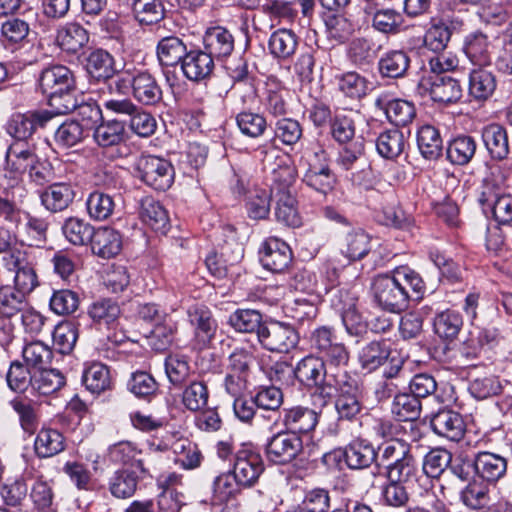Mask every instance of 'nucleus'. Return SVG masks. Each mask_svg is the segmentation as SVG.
<instances>
[{
  "mask_svg": "<svg viewBox=\"0 0 512 512\" xmlns=\"http://www.w3.org/2000/svg\"><path fill=\"white\" fill-rule=\"evenodd\" d=\"M410 291L420 299L426 285L421 275L408 266H399L391 273L379 274L371 283L373 301L391 313H400L408 307Z\"/></svg>",
  "mask_w": 512,
  "mask_h": 512,
  "instance_id": "f257e3e1",
  "label": "nucleus"
},
{
  "mask_svg": "<svg viewBox=\"0 0 512 512\" xmlns=\"http://www.w3.org/2000/svg\"><path fill=\"white\" fill-rule=\"evenodd\" d=\"M324 359L316 356H306L301 359L293 370L295 377L305 386L314 387L312 394L314 405L323 407L331 401L333 387L340 379L342 368L331 366L326 368Z\"/></svg>",
  "mask_w": 512,
  "mask_h": 512,
  "instance_id": "f03ea898",
  "label": "nucleus"
},
{
  "mask_svg": "<svg viewBox=\"0 0 512 512\" xmlns=\"http://www.w3.org/2000/svg\"><path fill=\"white\" fill-rule=\"evenodd\" d=\"M39 84L43 94L48 97L53 115L67 114L77 108L74 77L66 66L54 65L44 69Z\"/></svg>",
  "mask_w": 512,
  "mask_h": 512,
  "instance_id": "7ed1b4c3",
  "label": "nucleus"
},
{
  "mask_svg": "<svg viewBox=\"0 0 512 512\" xmlns=\"http://www.w3.org/2000/svg\"><path fill=\"white\" fill-rule=\"evenodd\" d=\"M3 267L14 272L13 289L27 297L38 285L35 271V257L29 249L15 251L2 257Z\"/></svg>",
  "mask_w": 512,
  "mask_h": 512,
  "instance_id": "20e7f679",
  "label": "nucleus"
},
{
  "mask_svg": "<svg viewBox=\"0 0 512 512\" xmlns=\"http://www.w3.org/2000/svg\"><path fill=\"white\" fill-rule=\"evenodd\" d=\"M417 92L421 96H429L433 101L452 103L462 96L459 82L446 75H430L422 73L418 81Z\"/></svg>",
  "mask_w": 512,
  "mask_h": 512,
  "instance_id": "39448f33",
  "label": "nucleus"
},
{
  "mask_svg": "<svg viewBox=\"0 0 512 512\" xmlns=\"http://www.w3.org/2000/svg\"><path fill=\"white\" fill-rule=\"evenodd\" d=\"M309 341L311 348L329 365L341 368L347 364L348 351L342 343L337 341L331 328L321 326L314 329L310 334Z\"/></svg>",
  "mask_w": 512,
  "mask_h": 512,
  "instance_id": "423d86ee",
  "label": "nucleus"
},
{
  "mask_svg": "<svg viewBox=\"0 0 512 512\" xmlns=\"http://www.w3.org/2000/svg\"><path fill=\"white\" fill-rule=\"evenodd\" d=\"M333 387L331 399L336 397L335 408L341 419L352 420L362 410L360 391L357 381L347 372L341 373Z\"/></svg>",
  "mask_w": 512,
  "mask_h": 512,
  "instance_id": "0eeeda50",
  "label": "nucleus"
},
{
  "mask_svg": "<svg viewBox=\"0 0 512 512\" xmlns=\"http://www.w3.org/2000/svg\"><path fill=\"white\" fill-rule=\"evenodd\" d=\"M140 179L155 190L165 191L174 180L170 162L156 156H141L136 164Z\"/></svg>",
  "mask_w": 512,
  "mask_h": 512,
  "instance_id": "6e6552de",
  "label": "nucleus"
},
{
  "mask_svg": "<svg viewBox=\"0 0 512 512\" xmlns=\"http://www.w3.org/2000/svg\"><path fill=\"white\" fill-rule=\"evenodd\" d=\"M303 450L301 437L292 431H280L269 438L266 444V456L275 464H288L295 460Z\"/></svg>",
  "mask_w": 512,
  "mask_h": 512,
  "instance_id": "1a4fd4ad",
  "label": "nucleus"
},
{
  "mask_svg": "<svg viewBox=\"0 0 512 512\" xmlns=\"http://www.w3.org/2000/svg\"><path fill=\"white\" fill-rule=\"evenodd\" d=\"M258 340L260 344L271 352L287 353L295 348L299 336L295 329L281 322L264 324L259 330Z\"/></svg>",
  "mask_w": 512,
  "mask_h": 512,
  "instance_id": "9d476101",
  "label": "nucleus"
},
{
  "mask_svg": "<svg viewBox=\"0 0 512 512\" xmlns=\"http://www.w3.org/2000/svg\"><path fill=\"white\" fill-rule=\"evenodd\" d=\"M188 322L193 330V342L198 348L207 347L215 338L217 322L210 309L204 305H193L187 310Z\"/></svg>",
  "mask_w": 512,
  "mask_h": 512,
  "instance_id": "9b49d317",
  "label": "nucleus"
},
{
  "mask_svg": "<svg viewBox=\"0 0 512 512\" xmlns=\"http://www.w3.org/2000/svg\"><path fill=\"white\" fill-rule=\"evenodd\" d=\"M53 116V113L47 110L14 114L7 124V133L15 141L28 142L37 128L43 127Z\"/></svg>",
  "mask_w": 512,
  "mask_h": 512,
  "instance_id": "f8f14e48",
  "label": "nucleus"
},
{
  "mask_svg": "<svg viewBox=\"0 0 512 512\" xmlns=\"http://www.w3.org/2000/svg\"><path fill=\"white\" fill-rule=\"evenodd\" d=\"M38 156L35 149L28 142L14 141L6 152V175L9 174L12 180L18 185L20 177L37 163Z\"/></svg>",
  "mask_w": 512,
  "mask_h": 512,
  "instance_id": "ddd939ff",
  "label": "nucleus"
},
{
  "mask_svg": "<svg viewBox=\"0 0 512 512\" xmlns=\"http://www.w3.org/2000/svg\"><path fill=\"white\" fill-rule=\"evenodd\" d=\"M475 474L487 483H496L506 475L508 460L503 455L479 451L472 459Z\"/></svg>",
  "mask_w": 512,
  "mask_h": 512,
  "instance_id": "4468645a",
  "label": "nucleus"
},
{
  "mask_svg": "<svg viewBox=\"0 0 512 512\" xmlns=\"http://www.w3.org/2000/svg\"><path fill=\"white\" fill-rule=\"evenodd\" d=\"M314 157L319 164L309 163L303 181L318 193L327 195L334 189L336 178L325 163L327 155L323 149L319 148L318 151L314 152Z\"/></svg>",
  "mask_w": 512,
  "mask_h": 512,
  "instance_id": "2eb2a0df",
  "label": "nucleus"
},
{
  "mask_svg": "<svg viewBox=\"0 0 512 512\" xmlns=\"http://www.w3.org/2000/svg\"><path fill=\"white\" fill-rule=\"evenodd\" d=\"M263 470V463L258 454L246 449L236 452L232 474L242 487L253 486Z\"/></svg>",
  "mask_w": 512,
  "mask_h": 512,
  "instance_id": "dca6fc26",
  "label": "nucleus"
},
{
  "mask_svg": "<svg viewBox=\"0 0 512 512\" xmlns=\"http://www.w3.org/2000/svg\"><path fill=\"white\" fill-rule=\"evenodd\" d=\"M292 253L290 247L276 237L265 240L260 251V260L265 269L272 272H282L290 264Z\"/></svg>",
  "mask_w": 512,
  "mask_h": 512,
  "instance_id": "f3484780",
  "label": "nucleus"
},
{
  "mask_svg": "<svg viewBox=\"0 0 512 512\" xmlns=\"http://www.w3.org/2000/svg\"><path fill=\"white\" fill-rule=\"evenodd\" d=\"M375 107L383 111L387 119L397 125L406 126L416 115L414 105L403 99H391L387 93L379 94L375 99Z\"/></svg>",
  "mask_w": 512,
  "mask_h": 512,
  "instance_id": "a211bd4d",
  "label": "nucleus"
},
{
  "mask_svg": "<svg viewBox=\"0 0 512 512\" xmlns=\"http://www.w3.org/2000/svg\"><path fill=\"white\" fill-rule=\"evenodd\" d=\"M433 431L450 441H459L465 434L466 425L462 416L453 410H441L431 419Z\"/></svg>",
  "mask_w": 512,
  "mask_h": 512,
  "instance_id": "6ab92c4d",
  "label": "nucleus"
},
{
  "mask_svg": "<svg viewBox=\"0 0 512 512\" xmlns=\"http://www.w3.org/2000/svg\"><path fill=\"white\" fill-rule=\"evenodd\" d=\"M132 95L144 105H155L162 99V90L151 73L136 71L132 78Z\"/></svg>",
  "mask_w": 512,
  "mask_h": 512,
  "instance_id": "aec40b11",
  "label": "nucleus"
},
{
  "mask_svg": "<svg viewBox=\"0 0 512 512\" xmlns=\"http://www.w3.org/2000/svg\"><path fill=\"white\" fill-rule=\"evenodd\" d=\"M181 69L187 79L198 82L212 74L214 61L206 51L191 50L183 59Z\"/></svg>",
  "mask_w": 512,
  "mask_h": 512,
  "instance_id": "412c9836",
  "label": "nucleus"
},
{
  "mask_svg": "<svg viewBox=\"0 0 512 512\" xmlns=\"http://www.w3.org/2000/svg\"><path fill=\"white\" fill-rule=\"evenodd\" d=\"M203 44L211 57L224 58L234 50V37L229 30L221 26L210 27L203 37Z\"/></svg>",
  "mask_w": 512,
  "mask_h": 512,
  "instance_id": "4be33fe9",
  "label": "nucleus"
},
{
  "mask_svg": "<svg viewBox=\"0 0 512 512\" xmlns=\"http://www.w3.org/2000/svg\"><path fill=\"white\" fill-rule=\"evenodd\" d=\"M463 51L475 66L487 67L491 64L488 36L480 31L471 32L465 37Z\"/></svg>",
  "mask_w": 512,
  "mask_h": 512,
  "instance_id": "5701e85b",
  "label": "nucleus"
},
{
  "mask_svg": "<svg viewBox=\"0 0 512 512\" xmlns=\"http://www.w3.org/2000/svg\"><path fill=\"white\" fill-rule=\"evenodd\" d=\"M90 243L94 254L107 259L116 256L122 247L120 234L109 227L94 230Z\"/></svg>",
  "mask_w": 512,
  "mask_h": 512,
  "instance_id": "b1692460",
  "label": "nucleus"
},
{
  "mask_svg": "<svg viewBox=\"0 0 512 512\" xmlns=\"http://www.w3.org/2000/svg\"><path fill=\"white\" fill-rule=\"evenodd\" d=\"M57 44L69 53H77L89 42L88 31L77 22H69L57 31Z\"/></svg>",
  "mask_w": 512,
  "mask_h": 512,
  "instance_id": "393cba45",
  "label": "nucleus"
},
{
  "mask_svg": "<svg viewBox=\"0 0 512 512\" xmlns=\"http://www.w3.org/2000/svg\"><path fill=\"white\" fill-rule=\"evenodd\" d=\"M139 215L143 223L156 232L166 233L169 228V216L163 205L152 197L140 202Z\"/></svg>",
  "mask_w": 512,
  "mask_h": 512,
  "instance_id": "a878e982",
  "label": "nucleus"
},
{
  "mask_svg": "<svg viewBox=\"0 0 512 512\" xmlns=\"http://www.w3.org/2000/svg\"><path fill=\"white\" fill-rule=\"evenodd\" d=\"M339 249L350 262L361 260L371 249L370 236L361 229L349 231L342 238Z\"/></svg>",
  "mask_w": 512,
  "mask_h": 512,
  "instance_id": "bb28decb",
  "label": "nucleus"
},
{
  "mask_svg": "<svg viewBox=\"0 0 512 512\" xmlns=\"http://www.w3.org/2000/svg\"><path fill=\"white\" fill-rule=\"evenodd\" d=\"M74 197L75 192L67 183H54L40 194L42 205L50 212L65 210L73 202Z\"/></svg>",
  "mask_w": 512,
  "mask_h": 512,
  "instance_id": "cd10ccee",
  "label": "nucleus"
},
{
  "mask_svg": "<svg viewBox=\"0 0 512 512\" xmlns=\"http://www.w3.org/2000/svg\"><path fill=\"white\" fill-rule=\"evenodd\" d=\"M282 422L286 427L285 431H292L299 435L315 428L318 415L312 409L297 406L284 411Z\"/></svg>",
  "mask_w": 512,
  "mask_h": 512,
  "instance_id": "c85d7f7f",
  "label": "nucleus"
},
{
  "mask_svg": "<svg viewBox=\"0 0 512 512\" xmlns=\"http://www.w3.org/2000/svg\"><path fill=\"white\" fill-rule=\"evenodd\" d=\"M479 202L484 210H491L494 219L499 224H509L512 221V196L509 194L482 192Z\"/></svg>",
  "mask_w": 512,
  "mask_h": 512,
  "instance_id": "c756f323",
  "label": "nucleus"
},
{
  "mask_svg": "<svg viewBox=\"0 0 512 512\" xmlns=\"http://www.w3.org/2000/svg\"><path fill=\"white\" fill-rule=\"evenodd\" d=\"M482 139L490 155L502 160L509 153L508 136L505 128L499 124H489L482 130Z\"/></svg>",
  "mask_w": 512,
  "mask_h": 512,
  "instance_id": "7c9ffc66",
  "label": "nucleus"
},
{
  "mask_svg": "<svg viewBox=\"0 0 512 512\" xmlns=\"http://www.w3.org/2000/svg\"><path fill=\"white\" fill-rule=\"evenodd\" d=\"M496 89V79L486 67H478L470 72L469 94L478 101L490 98Z\"/></svg>",
  "mask_w": 512,
  "mask_h": 512,
  "instance_id": "2f4dec72",
  "label": "nucleus"
},
{
  "mask_svg": "<svg viewBox=\"0 0 512 512\" xmlns=\"http://www.w3.org/2000/svg\"><path fill=\"white\" fill-rule=\"evenodd\" d=\"M188 51L186 44L176 36L162 38L157 45V57L163 66H175L182 63Z\"/></svg>",
  "mask_w": 512,
  "mask_h": 512,
  "instance_id": "473e14b6",
  "label": "nucleus"
},
{
  "mask_svg": "<svg viewBox=\"0 0 512 512\" xmlns=\"http://www.w3.org/2000/svg\"><path fill=\"white\" fill-rule=\"evenodd\" d=\"M82 382L92 394L99 395L111 387V377L106 365L94 362L83 371Z\"/></svg>",
  "mask_w": 512,
  "mask_h": 512,
  "instance_id": "72a5a7b5",
  "label": "nucleus"
},
{
  "mask_svg": "<svg viewBox=\"0 0 512 512\" xmlns=\"http://www.w3.org/2000/svg\"><path fill=\"white\" fill-rule=\"evenodd\" d=\"M389 355L390 349L386 342L372 341L360 349L358 360L364 370L372 372L383 365Z\"/></svg>",
  "mask_w": 512,
  "mask_h": 512,
  "instance_id": "f704fd0d",
  "label": "nucleus"
},
{
  "mask_svg": "<svg viewBox=\"0 0 512 512\" xmlns=\"http://www.w3.org/2000/svg\"><path fill=\"white\" fill-rule=\"evenodd\" d=\"M293 286L295 290L306 293L309 298H312V301H321L322 297L331 290L333 284L319 282L315 273L302 270L295 275Z\"/></svg>",
  "mask_w": 512,
  "mask_h": 512,
  "instance_id": "c9c22d12",
  "label": "nucleus"
},
{
  "mask_svg": "<svg viewBox=\"0 0 512 512\" xmlns=\"http://www.w3.org/2000/svg\"><path fill=\"white\" fill-rule=\"evenodd\" d=\"M290 92L275 82L267 84L266 96L263 99L265 110L274 117L283 116L289 110Z\"/></svg>",
  "mask_w": 512,
  "mask_h": 512,
  "instance_id": "e433bc0d",
  "label": "nucleus"
},
{
  "mask_svg": "<svg viewBox=\"0 0 512 512\" xmlns=\"http://www.w3.org/2000/svg\"><path fill=\"white\" fill-rule=\"evenodd\" d=\"M48 223L46 220L37 217H29L24 225V234L21 237V249H29L42 247L47 240Z\"/></svg>",
  "mask_w": 512,
  "mask_h": 512,
  "instance_id": "4c0bfd02",
  "label": "nucleus"
},
{
  "mask_svg": "<svg viewBox=\"0 0 512 512\" xmlns=\"http://www.w3.org/2000/svg\"><path fill=\"white\" fill-rule=\"evenodd\" d=\"M93 137L101 147L117 146L125 139V124L116 119L102 121L95 128Z\"/></svg>",
  "mask_w": 512,
  "mask_h": 512,
  "instance_id": "58836bf2",
  "label": "nucleus"
},
{
  "mask_svg": "<svg viewBox=\"0 0 512 512\" xmlns=\"http://www.w3.org/2000/svg\"><path fill=\"white\" fill-rule=\"evenodd\" d=\"M344 457L352 469L369 467L376 459L374 447L363 441H354L345 449Z\"/></svg>",
  "mask_w": 512,
  "mask_h": 512,
  "instance_id": "ea45409f",
  "label": "nucleus"
},
{
  "mask_svg": "<svg viewBox=\"0 0 512 512\" xmlns=\"http://www.w3.org/2000/svg\"><path fill=\"white\" fill-rule=\"evenodd\" d=\"M297 37L291 30L279 29L272 33L269 39V50L278 59H288L296 51Z\"/></svg>",
  "mask_w": 512,
  "mask_h": 512,
  "instance_id": "a19ab883",
  "label": "nucleus"
},
{
  "mask_svg": "<svg viewBox=\"0 0 512 512\" xmlns=\"http://www.w3.org/2000/svg\"><path fill=\"white\" fill-rule=\"evenodd\" d=\"M272 194L270 190L258 186L249 189L246 208L250 218L260 220L268 216Z\"/></svg>",
  "mask_w": 512,
  "mask_h": 512,
  "instance_id": "79ce46f5",
  "label": "nucleus"
},
{
  "mask_svg": "<svg viewBox=\"0 0 512 512\" xmlns=\"http://www.w3.org/2000/svg\"><path fill=\"white\" fill-rule=\"evenodd\" d=\"M379 71L383 77L399 78L404 76L410 65V58L404 51L394 50L379 60Z\"/></svg>",
  "mask_w": 512,
  "mask_h": 512,
  "instance_id": "37998d69",
  "label": "nucleus"
},
{
  "mask_svg": "<svg viewBox=\"0 0 512 512\" xmlns=\"http://www.w3.org/2000/svg\"><path fill=\"white\" fill-rule=\"evenodd\" d=\"M34 447L39 457H52L64 450V437L55 429L45 428L38 433Z\"/></svg>",
  "mask_w": 512,
  "mask_h": 512,
  "instance_id": "c03bdc74",
  "label": "nucleus"
},
{
  "mask_svg": "<svg viewBox=\"0 0 512 512\" xmlns=\"http://www.w3.org/2000/svg\"><path fill=\"white\" fill-rule=\"evenodd\" d=\"M417 144L424 158L437 159L442 152V139L438 130L431 125H423L417 133Z\"/></svg>",
  "mask_w": 512,
  "mask_h": 512,
  "instance_id": "a18cd8bd",
  "label": "nucleus"
},
{
  "mask_svg": "<svg viewBox=\"0 0 512 512\" xmlns=\"http://www.w3.org/2000/svg\"><path fill=\"white\" fill-rule=\"evenodd\" d=\"M405 137L398 129L382 132L376 140L378 153L386 159L397 158L405 148Z\"/></svg>",
  "mask_w": 512,
  "mask_h": 512,
  "instance_id": "49530a36",
  "label": "nucleus"
},
{
  "mask_svg": "<svg viewBox=\"0 0 512 512\" xmlns=\"http://www.w3.org/2000/svg\"><path fill=\"white\" fill-rule=\"evenodd\" d=\"M232 472L218 475L212 485V501L214 504H223L235 498L241 489Z\"/></svg>",
  "mask_w": 512,
  "mask_h": 512,
  "instance_id": "de8ad7c7",
  "label": "nucleus"
},
{
  "mask_svg": "<svg viewBox=\"0 0 512 512\" xmlns=\"http://www.w3.org/2000/svg\"><path fill=\"white\" fill-rule=\"evenodd\" d=\"M296 175V168L293 165L280 161L277 167L272 170L270 191L274 195L292 193Z\"/></svg>",
  "mask_w": 512,
  "mask_h": 512,
  "instance_id": "09e8293b",
  "label": "nucleus"
},
{
  "mask_svg": "<svg viewBox=\"0 0 512 512\" xmlns=\"http://www.w3.org/2000/svg\"><path fill=\"white\" fill-rule=\"evenodd\" d=\"M87 71L98 80L112 78L116 73L114 58L104 50H95L87 59Z\"/></svg>",
  "mask_w": 512,
  "mask_h": 512,
  "instance_id": "8fccbe9b",
  "label": "nucleus"
},
{
  "mask_svg": "<svg viewBox=\"0 0 512 512\" xmlns=\"http://www.w3.org/2000/svg\"><path fill=\"white\" fill-rule=\"evenodd\" d=\"M94 227L77 217L66 219L62 225V233L66 240L73 245H85L94 235Z\"/></svg>",
  "mask_w": 512,
  "mask_h": 512,
  "instance_id": "3c124183",
  "label": "nucleus"
},
{
  "mask_svg": "<svg viewBox=\"0 0 512 512\" xmlns=\"http://www.w3.org/2000/svg\"><path fill=\"white\" fill-rule=\"evenodd\" d=\"M86 208L91 219L103 221L113 214L115 201L109 194L101 191H94L87 197Z\"/></svg>",
  "mask_w": 512,
  "mask_h": 512,
  "instance_id": "603ef678",
  "label": "nucleus"
},
{
  "mask_svg": "<svg viewBox=\"0 0 512 512\" xmlns=\"http://www.w3.org/2000/svg\"><path fill=\"white\" fill-rule=\"evenodd\" d=\"M133 13L141 25H152L164 18L165 9L161 0H134Z\"/></svg>",
  "mask_w": 512,
  "mask_h": 512,
  "instance_id": "864d4df0",
  "label": "nucleus"
},
{
  "mask_svg": "<svg viewBox=\"0 0 512 512\" xmlns=\"http://www.w3.org/2000/svg\"><path fill=\"white\" fill-rule=\"evenodd\" d=\"M229 324L241 333H257L262 329V315L257 310L238 309L229 316Z\"/></svg>",
  "mask_w": 512,
  "mask_h": 512,
  "instance_id": "5fc2aeb1",
  "label": "nucleus"
},
{
  "mask_svg": "<svg viewBox=\"0 0 512 512\" xmlns=\"http://www.w3.org/2000/svg\"><path fill=\"white\" fill-rule=\"evenodd\" d=\"M476 147V142L471 136H458L449 143L447 157L453 164L465 165L475 155Z\"/></svg>",
  "mask_w": 512,
  "mask_h": 512,
  "instance_id": "6e6d98bb",
  "label": "nucleus"
},
{
  "mask_svg": "<svg viewBox=\"0 0 512 512\" xmlns=\"http://www.w3.org/2000/svg\"><path fill=\"white\" fill-rule=\"evenodd\" d=\"M463 325V319L459 312L446 310L438 314L434 320L435 333L447 340L456 338Z\"/></svg>",
  "mask_w": 512,
  "mask_h": 512,
  "instance_id": "4d7b16f0",
  "label": "nucleus"
},
{
  "mask_svg": "<svg viewBox=\"0 0 512 512\" xmlns=\"http://www.w3.org/2000/svg\"><path fill=\"white\" fill-rule=\"evenodd\" d=\"M64 384V376L56 369L42 368L33 375L32 388L41 395H50Z\"/></svg>",
  "mask_w": 512,
  "mask_h": 512,
  "instance_id": "13d9d810",
  "label": "nucleus"
},
{
  "mask_svg": "<svg viewBox=\"0 0 512 512\" xmlns=\"http://www.w3.org/2000/svg\"><path fill=\"white\" fill-rule=\"evenodd\" d=\"M209 391L202 381H192L182 391L181 402L192 412L202 410L208 403Z\"/></svg>",
  "mask_w": 512,
  "mask_h": 512,
  "instance_id": "bf43d9fd",
  "label": "nucleus"
},
{
  "mask_svg": "<svg viewBox=\"0 0 512 512\" xmlns=\"http://www.w3.org/2000/svg\"><path fill=\"white\" fill-rule=\"evenodd\" d=\"M27 304L26 296L10 285L0 286V316L11 318L22 312Z\"/></svg>",
  "mask_w": 512,
  "mask_h": 512,
  "instance_id": "052dcab7",
  "label": "nucleus"
},
{
  "mask_svg": "<svg viewBox=\"0 0 512 512\" xmlns=\"http://www.w3.org/2000/svg\"><path fill=\"white\" fill-rule=\"evenodd\" d=\"M421 403L412 394L402 393L395 396L392 403V413L400 421H413L420 416Z\"/></svg>",
  "mask_w": 512,
  "mask_h": 512,
  "instance_id": "680f3d73",
  "label": "nucleus"
},
{
  "mask_svg": "<svg viewBox=\"0 0 512 512\" xmlns=\"http://www.w3.org/2000/svg\"><path fill=\"white\" fill-rule=\"evenodd\" d=\"M119 314V306L110 299H102L94 302L89 309V315L92 320L99 325L106 326L107 328L114 326Z\"/></svg>",
  "mask_w": 512,
  "mask_h": 512,
  "instance_id": "e2e57ef3",
  "label": "nucleus"
},
{
  "mask_svg": "<svg viewBox=\"0 0 512 512\" xmlns=\"http://www.w3.org/2000/svg\"><path fill=\"white\" fill-rule=\"evenodd\" d=\"M277 205L275 216L278 222L286 226L298 227L301 224V218L296 209V200L292 193L275 195Z\"/></svg>",
  "mask_w": 512,
  "mask_h": 512,
  "instance_id": "0e129e2a",
  "label": "nucleus"
},
{
  "mask_svg": "<svg viewBox=\"0 0 512 512\" xmlns=\"http://www.w3.org/2000/svg\"><path fill=\"white\" fill-rule=\"evenodd\" d=\"M53 344L62 354L70 353L78 339L77 326L70 321L59 323L53 330Z\"/></svg>",
  "mask_w": 512,
  "mask_h": 512,
  "instance_id": "69168bd1",
  "label": "nucleus"
},
{
  "mask_svg": "<svg viewBox=\"0 0 512 512\" xmlns=\"http://www.w3.org/2000/svg\"><path fill=\"white\" fill-rule=\"evenodd\" d=\"M328 37L337 43H344L356 31V24L344 15H330L325 20Z\"/></svg>",
  "mask_w": 512,
  "mask_h": 512,
  "instance_id": "338daca9",
  "label": "nucleus"
},
{
  "mask_svg": "<svg viewBox=\"0 0 512 512\" xmlns=\"http://www.w3.org/2000/svg\"><path fill=\"white\" fill-rule=\"evenodd\" d=\"M452 460V454L443 448H434L430 450L423 460V471L431 478L439 477L449 466Z\"/></svg>",
  "mask_w": 512,
  "mask_h": 512,
  "instance_id": "774afa93",
  "label": "nucleus"
}]
</instances>
